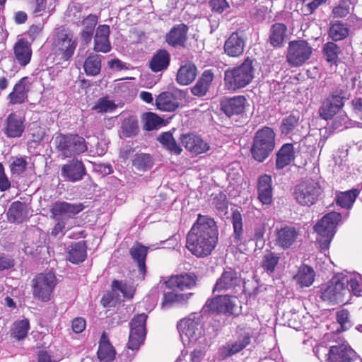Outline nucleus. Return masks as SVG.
<instances>
[{
	"instance_id": "obj_1",
	"label": "nucleus",
	"mask_w": 362,
	"mask_h": 362,
	"mask_svg": "<svg viewBox=\"0 0 362 362\" xmlns=\"http://www.w3.org/2000/svg\"><path fill=\"white\" fill-rule=\"evenodd\" d=\"M218 235L215 221L199 214L187 234L186 247L197 257L208 256L216 247Z\"/></svg>"
},
{
	"instance_id": "obj_2",
	"label": "nucleus",
	"mask_w": 362,
	"mask_h": 362,
	"mask_svg": "<svg viewBox=\"0 0 362 362\" xmlns=\"http://www.w3.org/2000/svg\"><path fill=\"white\" fill-rule=\"evenodd\" d=\"M254 74L253 62L247 57L239 66L229 68L225 71V87L229 90H236L244 88L252 81Z\"/></svg>"
},
{
	"instance_id": "obj_3",
	"label": "nucleus",
	"mask_w": 362,
	"mask_h": 362,
	"mask_svg": "<svg viewBox=\"0 0 362 362\" xmlns=\"http://www.w3.org/2000/svg\"><path fill=\"white\" fill-rule=\"evenodd\" d=\"M275 147V134L270 127L258 130L253 140L251 153L255 160L263 162Z\"/></svg>"
},
{
	"instance_id": "obj_4",
	"label": "nucleus",
	"mask_w": 362,
	"mask_h": 362,
	"mask_svg": "<svg viewBox=\"0 0 362 362\" xmlns=\"http://www.w3.org/2000/svg\"><path fill=\"white\" fill-rule=\"evenodd\" d=\"M341 218V214L334 211L325 215L316 223L315 230L317 233V241L321 250H326L329 248L332 238L335 234L336 227Z\"/></svg>"
},
{
	"instance_id": "obj_5",
	"label": "nucleus",
	"mask_w": 362,
	"mask_h": 362,
	"mask_svg": "<svg viewBox=\"0 0 362 362\" xmlns=\"http://www.w3.org/2000/svg\"><path fill=\"white\" fill-rule=\"evenodd\" d=\"M350 289L347 287V280L344 274H338L321 288L320 297L325 301L333 304L344 303L345 297L349 296Z\"/></svg>"
},
{
	"instance_id": "obj_6",
	"label": "nucleus",
	"mask_w": 362,
	"mask_h": 362,
	"mask_svg": "<svg viewBox=\"0 0 362 362\" xmlns=\"http://www.w3.org/2000/svg\"><path fill=\"white\" fill-rule=\"evenodd\" d=\"M52 50L62 55V59H69L74 54L77 46V40L73 39L72 33L63 27L54 30L52 37Z\"/></svg>"
},
{
	"instance_id": "obj_7",
	"label": "nucleus",
	"mask_w": 362,
	"mask_h": 362,
	"mask_svg": "<svg viewBox=\"0 0 362 362\" xmlns=\"http://www.w3.org/2000/svg\"><path fill=\"white\" fill-rule=\"evenodd\" d=\"M322 192V188L320 182L309 178L303 180L295 187L294 197L299 204L310 206L315 204Z\"/></svg>"
},
{
	"instance_id": "obj_8",
	"label": "nucleus",
	"mask_w": 362,
	"mask_h": 362,
	"mask_svg": "<svg viewBox=\"0 0 362 362\" xmlns=\"http://www.w3.org/2000/svg\"><path fill=\"white\" fill-rule=\"evenodd\" d=\"M54 141L57 149L64 158L79 155L88 149L84 138L78 134H59Z\"/></svg>"
},
{
	"instance_id": "obj_9",
	"label": "nucleus",
	"mask_w": 362,
	"mask_h": 362,
	"mask_svg": "<svg viewBox=\"0 0 362 362\" xmlns=\"http://www.w3.org/2000/svg\"><path fill=\"white\" fill-rule=\"evenodd\" d=\"M32 283L33 296L43 302H47L51 299L57 285V279L53 273H41L33 279Z\"/></svg>"
},
{
	"instance_id": "obj_10",
	"label": "nucleus",
	"mask_w": 362,
	"mask_h": 362,
	"mask_svg": "<svg viewBox=\"0 0 362 362\" xmlns=\"http://www.w3.org/2000/svg\"><path fill=\"white\" fill-rule=\"evenodd\" d=\"M312 50L305 40L291 41L288 45L287 62L292 66H300L310 57Z\"/></svg>"
},
{
	"instance_id": "obj_11",
	"label": "nucleus",
	"mask_w": 362,
	"mask_h": 362,
	"mask_svg": "<svg viewBox=\"0 0 362 362\" xmlns=\"http://www.w3.org/2000/svg\"><path fill=\"white\" fill-rule=\"evenodd\" d=\"M237 334L236 339L229 341L220 348L219 352L222 357L233 356L244 349L250 343L252 330L250 327H238Z\"/></svg>"
},
{
	"instance_id": "obj_12",
	"label": "nucleus",
	"mask_w": 362,
	"mask_h": 362,
	"mask_svg": "<svg viewBox=\"0 0 362 362\" xmlns=\"http://www.w3.org/2000/svg\"><path fill=\"white\" fill-rule=\"evenodd\" d=\"M180 338L184 344L194 343L202 335V324L199 317L190 316L177 324Z\"/></svg>"
},
{
	"instance_id": "obj_13",
	"label": "nucleus",
	"mask_w": 362,
	"mask_h": 362,
	"mask_svg": "<svg viewBox=\"0 0 362 362\" xmlns=\"http://www.w3.org/2000/svg\"><path fill=\"white\" fill-rule=\"evenodd\" d=\"M147 315L141 313L135 316L130 322V334L127 346L132 350H137L144 342L146 337V322Z\"/></svg>"
},
{
	"instance_id": "obj_14",
	"label": "nucleus",
	"mask_w": 362,
	"mask_h": 362,
	"mask_svg": "<svg viewBox=\"0 0 362 362\" xmlns=\"http://www.w3.org/2000/svg\"><path fill=\"white\" fill-rule=\"evenodd\" d=\"M326 356L327 362H361L357 354L346 344L330 346Z\"/></svg>"
},
{
	"instance_id": "obj_15",
	"label": "nucleus",
	"mask_w": 362,
	"mask_h": 362,
	"mask_svg": "<svg viewBox=\"0 0 362 362\" xmlns=\"http://www.w3.org/2000/svg\"><path fill=\"white\" fill-rule=\"evenodd\" d=\"M344 92H334L329 98L322 102L319 109L320 116L325 120L332 119L344 106Z\"/></svg>"
},
{
	"instance_id": "obj_16",
	"label": "nucleus",
	"mask_w": 362,
	"mask_h": 362,
	"mask_svg": "<svg viewBox=\"0 0 362 362\" xmlns=\"http://www.w3.org/2000/svg\"><path fill=\"white\" fill-rule=\"evenodd\" d=\"M83 209L84 206L81 203L57 202L52 205L50 211L55 220L64 219L68 221Z\"/></svg>"
},
{
	"instance_id": "obj_17",
	"label": "nucleus",
	"mask_w": 362,
	"mask_h": 362,
	"mask_svg": "<svg viewBox=\"0 0 362 362\" xmlns=\"http://www.w3.org/2000/svg\"><path fill=\"white\" fill-rule=\"evenodd\" d=\"M241 283V277L238 272L231 267L224 269L221 276L217 279L213 291H222L234 290L236 287L240 286Z\"/></svg>"
},
{
	"instance_id": "obj_18",
	"label": "nucleus",
	"mask_w": 362,
	"mask_h": 362,
	"mask_svg": "<svg viewBox=\"0 0 362 362\" xmlns=\"http://www.w3.org/2000/svg\"><path fill=\"white\" fill-rule=\"evenodd\" d=\"M237 298L228 295L218 296L211 300H207L205 307L209 310L217 313L233 314L236 305Z\"/></svg>"
},
{
	"instance_id": "obj_19",
	"label": "nucleus",
	"mask_w": 362,
	"mask_h": 362,
	"mask_svg": "<svg viewBox=\"0 0 362 362\" xmlns=\"http://www.w3.org/2000/svg\"><path fill=\"white\" fill-rule=\"evenodd\" d=\"M247 100L243 95H236L221 99L220 105L221 111L228 117L239 115L244 112Z\"/></svg>"
},
{
	"instance_id": "obj_20",
	"label": "nucleus",
	"mask_w": 362,
	"mask_h": 362,
	"mask_svg": "<svg viewBox=\"0 0 362 362\" xmlns=\"http://www.w3.org/2000/svg\"><path fill=\"white\" fill-rule=\"evenodd\" d=\"M245 42V39L242 33H233L224 43L225 54L230 57H240L244 52Z\"/></svg>"
},
{
	"instance_id": "obj_21",
	"label": "nucleus",
	"mask_w": 362,
	"mask_h": 362,
	"mask_svg": "<svg viewBox=\"0 0 362 362\" xmlns=\"http://www.w3.org/2000/svg\"><path fill=\"white\" fill-rule=\"evenodd\" d=\"M180 141L185 148L193 153L201 154L209 150V144L201 136L194 134H187L180 136Z\"/></svg>"
},
{
	"instance_id": "obj_22",
	"label": "nucleus",
	"mask_w": 362,
	"mask_h": 362,
	"mask_svg": "<svg viewBox=\"0 0 362 362\" xmlns=\"http://www.w3.org/2000/svg\"><path fill=\"white\" fill-rule=\"evenodd\" d=\"M24 130V119L15 113H11L5 121V127L3 129L5 135L8 138L20 137Z\"/></svg>"
},
{
	"instance_id": "obj_23",
	"label": "nucleus",
	"mask_w": 362,
	"mask_h": 362,
	"mask_svg": "<svg viewBox=\"0 0 362 362\" xmlns=\"http://www.w3.org/2000/svg\"><path fill=\"white\" fill-rule=\"evenodd\" d=\"M62 175L71 182L81 180L86 174V168L83 163L73 159L62 167Z\"/></svg>"
},
{
	"instance_id": "obj_24",
	"label": "nucleus",
	"mask_w": 362,
	"mask_h": 362,
	"mask_svg": "<svg viewBox=\"0 0 362 362\" xmlns=\"http://www.w3.org/2000/svg\"><path fill=\"white\" fill-rule=\"evenodd\" d=\"M214 78V74L211 70H205L202 72L196 83L191 88L193 95L204 97L206 95Z\"/></svg>"
},
{
	"instance_id": "obj_25",
	"label": "nucleus",
	"mask_w": 362,
	"mask_h": 362,
	"mask_svg": "<svg viewBox=\"0 0 362 362\" xmlns=\"http://www.w3.org/2000/svg\"><path fill=\"white\" fill-rule=\"evenodd\" d=\"M30 82L28 77L20 79L14 86L13 91L8 95L11 104L23 103L27 98L30 90Z\"/></svg>"
},
{
	"instance_id": "obj_26",
	"label": "nucleus",
	"mask_w": 362,
	"mask_h": 362,
	"mask_svg": "<svg viewBox=\"0 0 362 362\" xmlns=\"http://www.w3.org/2000/svg\"><path fill=\"white\" fill-rule=\"evenodd\" d=\"M109 35V25H100L98 27L94 39V50L95 52L107 53L110 51Z\"/></svg>"
},
{
	"instance_id": "obj_27",
	"label": "nucleus",
	"mask_w": 362,
	"mask_h": 362,
	"mask_svg": "<svg viewBox=\"0 0 362 362\" xmlns=\"http://www.w3.org/2000/svg\"><path fill=\"white\" fill-rule=\"evenodd\" d=\"M188 27L181 23L174 26L165 36L166 42L171 46H183L187 40Z\"/></svg>"
},
{
	"instance_id": "obj_28",
	"label": "nucleus",
	"mask_w": 362,
	"mask_h": 362,
	"mask_svg": "<svg viewBox=\"0 0 362 362\" xmlns=\"http://www.w3.org/2000/svg\"><path fill=\"white\" fill-rule=\"evenodd\" d=\"M16 61L22 66H26L30 61L32 49L30 44L24 39H20L13 47Z\"/></svg>"
},
{
	"instance_id": "obj_29",
	"label": "nucleus",
	"mask_w": 362,
	"mask_h": 362,
	"mask_svg": "<svg viewBox=\"0 0 362 362\" xmlns=\"http://www.w3.org/2000/svg\"><path fill=\"white\" fill-rule=\"evenodd\" d=\"M258 199L263 204L269 205L272 202V177L268 175L259 177L258 181Z\"/></svg>"
},
{
	"instance_id": "obj_30",
	"label": "nucleus",
	"mask_w": 362,
	"mask_h": 362,
	"mask_svg": "<svg viewBox=\"0 0 362 362\" xmlns=\"http://www.w3.org/2000/svg\"><path fill=\"white\" fill-rule=\"evenodd\" d=\"M168 287L170 288H178L184 290L190 288L195 285L196 276L193 274H182L180 275L172 276L166 282Z\"/></svg>"
},
{
	"instance_id": "obj_31",
	"label": "nucleus",
	"mask_w": 362,
	"mask_h": 362,
	"mask_svg": "<svg viewBox=\"0 0 362 362\" xmlns=\"http://www.w3.org/2000/svg\"><path fill=\"white\" fill-rule=\"evenodd\" d=\"M28 216V205L18 201L13 202L7 212L8 221L13 223H22Z\"/></svg>"
},
{
	"instance_id": "obj_32",
	"label": "nucleus",
	"mask_w": 362,
	"mask_h": 362,
	"mask_svg": "<svg viewBox=\"0 0 362 362\" xmlns=\"http://www.w3.org/2000/svg\"><path fill=\"white\" fill-rule=\"evenodd\" d=\"M197 74V66L192 63L185 64L180 67L176 76V81L182 86L192 83Z\"/></svg>"
},
{
	"instance_id": "obj_33",
	"label": "nucleus",
	"mask_w": 362,
	"mask_h": 362,
	"mask_svg": "<svg viewBox=\"0 0 362 362\" xmlns=\"http://www.w3.org/2000/svg\"><path fill=\"white\" fill-rule=\"evenodd\" d=\"M156 105L162 111L173 112L178 108L180 103L172 93L163 92L156 98Z\"/></svg>"
},
{
	"instance_id": "obj_34",
	"label": "nucleus",
	"mask_w": 362,
	"mask_h": 362,
	"mask_svg": "<svg viewBox=\"0 0 362 362\" xmlns=\"http://www.w3.org/2000/svg\"><path fill=\"white\" fill-rule=\"evenodd\" d=\"M298 233L294 228L284 227L276 233V243L283 248H288L296 240Z\"/></svg>"
},
{
	"instance_id": "obj_35",
	"label": "nucleus",
	"mask_w": 362,
	"mask_h": 362,
	"mask_svg": "<svg viewBox=\"0 0 362 362\" xmlns=\"http://www.w3.org/2000/svg\"><path fill=\"white\" fill-rule=\"evenodd\" d=\"M286 26L283 23H275L270 29L269 41L272 46H284L286 39Z\"/></svg>"
},
{
	"instance_id": "obj_36",
	"label": "nucleus",
	"mask_w": 362,
	"mask_h": 362,
	"mask_svg": "<svg viewBox=\"0 0 362 362\" xmlns=\"http://www.w3.org/2000/svg\"><path fill=\"white\" fill-rule=\"evenodd\" d=\"M170 63V55L166 50L160 49L149 62V67L153 72L165 70Z\"/></svg>"
},
{
	"instance_id": "obj_37",
	"label": "nucleus",
	"mask_w": 362,
	"mask_h": 362,
	"mask_svg": "<svg viewBox=\"0 0 362 362\" xmlns=\"http://www.w3.org/2000/svg\"><path fill=\"white\" fill-rule=\"evenodd\" d=\"M294 159L293 146L291 144L282 146L276 154V166L277 169H283Z\"/></svg>"
},
{
	"instance_id": "obj_38",
	"label": "nucleus",
	"mask_w": 362,
	"mask_h": 362,
	"mask_svg": "<svg viewBox=\"0 0 362 362\" xmlns=\"http://www.w3.org/2000/svg\"><path fill=\"white\" fill-rule=\"evenodd\" d=\"M115 351L112 346L109 342L105 333H103L99 348L98 351V356L100 361H109L115 358Z\"/></svg>"
},
{
	"instance_id": "obj_39",
	"label": "nucleus",
	"mask_w": 362,
	"mask_h": 362,
	"mask_svg": "<svg viewBox=\"0 0 362 362\" xmlns=\"http://www.w3.org/2000/svg\"><path fill=\"white\" fill-rule=\"evenodd\" d=\"M315 276V274L313 268L304 265L300 267L295 279L301 287H308L313 284Z\"/></svg>"
},
{
	"instance_id": "obj_40",
	"label": "nucleus",
	"mask_w": 362,
	"mask_h": 362,
	"mask_svg": "<svg viewBox=\"0 0 362 362\" xmlns=\"http://www.w3.org/2000/svg\"><path fill=\"white\" fill-rule=\"evenodd\" d=\"M86 257V247L83 241L72 244L69 252V260L74 264L82 262Z\"/></svg>"
},
{
	"instance_id": "obj_41",
	"label": "nucleus",
	"mask_w": 362,
	"mask_h": 362,
	"mask_svg": "<svg viewBox=\"0 0 362 362\" xmlns=\"http://www.w3.org/2000/svg\"><path fill=\"white\" fill-rule=\"evenodd\" d=\"M359 194L357 189L338 192L336 196L337 204L342 208L350 209Z\"/></svg>"
},
{
	"instance_id": "obj_42",
	"label": "nucleus",
	"mask_w": 362,
	"mask_h": 362,
	"mask_svg": "<svg viewBox=\"0 0 362 362\" xmlns=\"http://www.w3.org/2000/svg\"><path fill=\"white\" fill-rule=\"evenodd\" d=\"M160 143L167 148L171 153L180 155L182 151V148L177 144L173 134L170 132H164L158 139Z\"/></svg>"
},
{
	"instance_id": "obj_43",
	"label": "nucleus",
	"mask_w": 362,
	"mask_h": 362,
	"mask_svg": "<svg viewBox=\"0 0 362 362\" xmlns=\"http://www.w3.org/2000/svg\"><path fill=\"white\" fill-rule=\"evenodd\" d=\"M83 68L87 75H98L101 69V59L100 55L93 54L88 56L84 62Z\"/></svg>"
},
{
	"instance_id": "obj_44",
	"label": "nucleus",
	"mask_w": 362,
	"mask_h": 362,
	"mask_svg": "<svg viewBox=\"0 0 362 362\" xmlns=\"http://www.w3.org/2000/svg\"><path fill=\"white\" fill-rule=\"evenodd\" d=\"M148 247H146L139 243L134 245L130 249V254L138 264L139 268L141 272L145 271V259L147 255Z\"/></svg>"
},
{
	"instance_id": "obj_45",
	"label": "nucleus",
	"mask_w": 362,
	"mask_h": 362,
	"mask_svg": "<svg viewBox=\"0 0 362 362\" xmlns=\"http://www.w3.org/2000/svg\"><path fill=\"white\" fill-rule=\"evenodd\" d=\"M133 166L138 170L145 171L153 165V160L150 154L136 153L132 160Z\"/></svg>"
},
{
	"instance_id": "obj_46",
	"label": "nucleus",
	"mask_w": 362,
	"mask_h": 362,
	"mask_svg": "<svg viewBox=\"0 0 362 362\" xmlns=\"http://www.w3.org/2000/svg\"><path fill=\"white\" fill-rule=\"evenodd\" d=\"M349 30L346 25L338 21L330 26L329 35L333 40L338 41L346 38L349 35Z\"/></svg>"
},
{
	"instance_id": "obj_47",
	"label": "nucleus",
	"mask_w": 362,
	"mask_h": 362,
	"mask_svg": "<svg viewBox=\"0 0 362 362\" xmlns=\"http://www.w3.org/2000/svg\"><path fill=\"white\" fill-rule=\"evenodd\" d=\"M121 128L123 135L126 137L134 136L139 132L138 122L134 117L124 119Z\"/></svg>"
},
{
	"instance_id": "obj_48",
	"label": "nucleus",
	"mask_w": 362,
	"mask_h": 362,
	"mask_svg": "<svg viewBox=\"0 0 362 362\" xmlns=\"http://www.w3.org/2000/svg\"><path fill=\"white\" fill-rule=\"evenodd\" d=\"M344 278L347 280L353 293L357 296H362V277L360 274H344Z\"/></svg>"
},
{
	"instance_id": "obj_49",
	"label": "nucleus",
	"mask_w": 362,
	"mask_h": 362,
	"mask_svg": "<svg viewBox=\"0 0 362 362\" xmlns=\"http://www.w3.org/2000/svg\"><path fill=\"white\" fill-rule=\"evenodd\" d=\"M233 226V236L235 243L238 245L242 240L243 233V218L240 212L234 211L232 216Z\"/></svg>"
},
{
	"instance_id": "obj_50",
	"label": "nucleus",
	"mask_w": 362,
	"mask_h": 362,
	"mask_svg": "<svg viewBox=\"0 0 362 362\" xmlns=\"http://www.w3.org/2000/svg\"><path fill=\"white\" fill-rule=\"evenodd\" d=\"M323 52L327 62L336 63L340 53V49L335 43L329 42L325 44Z\"/></svg>"
},
{
	"instance_id": "obj_51",
	"label": "nucleus",
	"mask_w": 362,
	"mask_h": 362,
	"mask_svg": "<svg viewBox=\"0 0 362 362\" xmlns=\"http://www.w3.org/2000/svg\"><path fill=\"white\" fill-rule=\"evenodd\" d=\"M279 259V257L277 255L270 251H267L263 256L262 266L267 272L272 273L275 269Z\"/></svg>"
},
{
	"instance_id": "obj_52",
	"label": "nucleus",
	"mask_w": 362,
	"mask_h": 362,
	"mask_svg": "<svg viewBox=\"0 0 362 362\" xmlns=\"http://www.w3.org/2000/svg\"><path fill=\"white\" fill-rule=\"evenodd\" d=\"M204 356V352L201 349H194L188 353L182 351L175 362H200Z\"/></svg>"
},
{
	"instance_id": "obj_53",
	"label": "nucleus",
	"mask_w": 362,
	"mask_h": 362,
	"mask_svg": "<svg viewBox=\"0 0 362 362\" xmlns=\"http://www.w3.org/2000/svg\"><path fill=\"white\" fill-rule=\"evenodd\" d=\"M299 122V117L291 114L288 117L283 119L281 124V130L284 134H289L298 126Z\"/></svg>"
},
{
	"instance_id": "obj_54",
	"label": "nucleus",
	"mask_w": 362,
	"mask_h": 362,
	"mask_svg": "<svg viewBox=\"0 0 362 362\" xmlns=\"http://www.w3.org/2000/svg\"><path fill=\"white\" fill-rule=\"evenodd\" d=\"M13 334L15 338L18 340L24 339L29 330V322L28 320H22L18 322H16L13 325Z\"/></svg>"
},
{
	"instance_id": "obj_55",
	"label": "nucleus",
	"mask_w": 362,
	"mask_h": 362,
	"mask_svg": "<svg viewBox=\"0 0 362 362\" xmlns=\"http://www.w3.org/2000/svg\"><path fill=\"white\" fill-rule=\"evenodd\" d=\"M117 105L115 103L109 100L107 98H100L95 103V105L93 107V110H95L98 112L103 113L107 112H112Z\"/></svg>"
},
{
	"instance_id": "obj_56",
	"label": "nucleus",
	"mask_w": 362,
	"mask_h": 362,
	"mask_svg": "<svg viewBox=\"0 0 362 362\" xmlns=\"http://www.w3.org/2000/svg\"><path fill=\"white\" fill-rule=\"evenodd\" d=\"M144 120V127L148 131L157 129L163 123V119L160 117L151 112L145 115Z\"/></svg>"
},
{
	"instance_id": "obj_57",
	"label": "nucleus",
	"mask_w": 362,
	"mask_h": 362,
	"mask_svg": "<svg viewBox=\"0 0 362 362\" xmlns=\"http://www.w3.org/2000/svg\"><path fill=\"white\" fill-rule=\"evenodd\" d=\"M27 164L25 158H14L10 165L11 172L13 174L20 175L25 171Z\"/></svg>"
},
{
	"instance_id": "obj_58",
	"label": "nucleus",
	"mask_w": 362,
	"mask_h": 362,
	"mask_svg": "<svg viewBox=\"0 0 362 362\" xmlns=\"http://www.w3.org/2000/svg\"><path fill=\"white\" fill-rule=\"evenodd\" d=\"M349 313L346 310H341L337 313V320L340 324L343 330L347 329L351 326L349 320Z\"/></svg>"
},
{
	"instance_id": "obj_59",
	"label": "nucleus",
	"mask_w": 362,
	"mask_h": 362,
	"mask_svg": "<svg viewBox=\"0 0 362 362\" xmlns=\"http://www.w3.org/2000/svg\"><path fill=\"white\" fill-rule=\"evenodd\" d=\"M332 13L335 17H345L349 13V6L345 2L341 3L333 8Z\"/></svg>"
},
{
	"instance_id": "obj_60",
	"label": "nucleus",
	"mask_w": 362,
	"mask_h": 362,
	"mask_svg": "<svg viewBox=\"0 0 362 362\" xmlns=\"http://www.w3.org/2000/svg\"><path fill=\"white\" fill-rule=\"evenodd\" d=\"M57 224L54 226L52 230V235L57 236L60 233L64 234V230L67 228H70L71 226L68 225V221L64 219L56 220Z\"/></svg>"
},
{
	"instance_id": "obj_61",
	"label": "nucleus",
	"mask_w": 362,
	"mask_h": 362,
	"mask_svg": "<svg viewBox=\"0 0 362 362\" xmlns=\"http://www.w3.org/2000/svg\"><path fill=\"white\" fill-rule=\"evenodd\" d=\"M98 18L95 15L90 14L82 21V25L86 30H94L97 24Z\"/></svg>"
},
{
	"instance_id": "obj_62",
	"label": "nucleus",
	"mask_w": 362,
	"mask_h": 362,
	"mask_svg": "<svg viewBox=\"0 0 362 362\" xmlns=\"http://www.w3.org/2000/svg\"><path fill=\"white\" fill-rule=\"evenodd\" d=\"M209 3L212 10L218 13H222L228 7L226 0H211Z\"/></svg>"
},
{
	"instance_id": "obj_63",
	"label": "nucleus",
	"mask_w": 362,
	"mask_h": 362,
	"mask_svg": "<svg viewBox=\"0 0 362 362\" xmlns=\"http://www.w3.org/2000/svg\"><path fill=\"white\" fill-rule=\"evenodd\" d=\"M11 187V182L4 173L3 165L0 163V191L4 192Z\"/></svg>"
},
{
	"instance_id": "obj_64",
	"label": "nucleus",
	"mask_w": 362,
	"mask_h": 362,
	"mask_svg": "<svg viewBox=\"0 0 362 362\" xmlns=\"http://www.w3.org/2000/svg\"><path fill=\"white\" fill-rule=\"evenodd\" d=\"M14 266V260L6 255H0V271L9 269Z\"/></svg>"
}]
</instances>
